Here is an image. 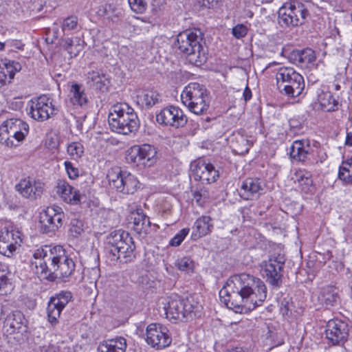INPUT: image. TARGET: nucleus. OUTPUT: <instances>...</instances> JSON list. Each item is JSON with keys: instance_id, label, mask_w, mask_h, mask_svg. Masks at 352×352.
Listing matches in <instances>:
<instances>
[{"instance_id": "nucleus-62", "label": "nucleus", "mask_w": 352, "mask_h": 352, "mask_svg": "<svg viewBox=\"0 0 352 352\" xmlns=\"http://www.w3.org/2000/svg\"><path fill=\"white\" fill-rule=\"evenodd\" d=\"M56 25V27L53 28L52 30L54 32V38H57L58 36V25L57 24H54Z\"/></svg>"}, {"instance_id": "nucleus-19", "label": "nucleus", "mask_w": 352, "mask_h": 352, "mask_svg": "<svg viewBox=\"0 0 352 352\" xmlns=\"http://www.w3.org/2000/svg\"><path fill=\"white\" fill-rule=\"evenodd\" d=\"M45 184L40 180L24 178L16 185V191L24 198L36 199L43 194Z\"/></svg>"}, {"instance_id": "nucleus-60", "label": "nucleus", "mask_w": 352, "mask_h": 352, "mask_svg": "<svg viewBox=\"0 0 352 352\" xmlns=\"http://www.w3.org/2000/svg\"><path fill=\"white\" fill-rule=\"evenodd\" d=\"M99 268L94 267L91 269V273L93 274V279L96 281L97 278L99 277Z\"/></svg>"}, {"instance_id": "nucleus-39", "label": "nucleus", "mask_w": 352, "mask_h": 352, "mask_svg": "<svg viewBox=\"0 0 352 352\" xmlns=\"http://www.w3.org/2000/svg\"><path fill=\"white\" fill-rule=\"evenodd\" d=\"M87 83L97 89H102L107 86L109 83L108 78L106 76L100 73L99 71H91L87 75Z\"/></svg>"}, {"instance_id": "nucleus-18", "label": "nucleus", "mask_w": 352, "mask_h": 352, "mask_svg": "<svg viewBox=\"0 0 352 352\" xmlns=\"http://www.w3.org/2000/svg\"><path fill=\"white\" fill-rule=\"evenodd\" d=\"M349 336L348 324L340 320H331L327 322L326 337L333 344H340L346 341Z\"/></svg>"}, {"instance_id": "nucleus-6", "label": "nucleus", "mask_w": 352, "mask_h": 352, "mask_svg": "<svg viewBox=\"0 0 352 352\" xmlns=\"http://www.w3.org/2000/svg\"><path fill=\"white\" fill-rule=\"evenodd\" d=\"M182 102L194 114L204 115L210 107V97L206 89L197 82L189 83L181 94Z\"/></svg>"}, {"instance_id": "nucleus-5", "label": "nucleus", "mask_w": 352, "mask_h": 352, "mask_svg": "<svg viewBox=\"0 0 352 352\" xmlns=\"http://www.w3.org/2000/svg\"><path fill=\"white\" fill-rule=\"evenodd\" d=\"M158 303L160 307L162 306L169 320H188L196 316L200 308L192 300H182L177 295L162 297Z\"/></svg>"}, {"instance_id": "nucleus-42", "label": "nucleus", "mask_w": 352, "mask_h": 352, "mask_svg": "<svg viewBox=\"0 0 352 352\" xmlns=\"http://www.w3.org/2000/svg\"><path fill=\"white\" fill-rule=\"evenodd\" d=\"M100 11L106 19L114 23H118L122 15L120 10L111 4H105Z\"/></svg>"}, {"instance_id": "nucleus-53", "label": "nucleus", "mask_w": 352, "mask_h": 352, "mask_svg": "<svg viewBox=\"0 0 352 352\" xmlns=\"http://www.w3.org/2000/svg\"><path fill=\"white\" fill-rule=\"evenodd\" d=\"M78 18L75 16H70L65 19L62 24L63 31L72 30L77 28Z\"/></svg>"}, {"instance_id": "nucleus-51", "label": "nucleus", "mask_w": 352, "mask_h": 352, "mask_svg": "<svg viewBox=\"0 0 352 352\" xmlns=\"http://www.w3.org/2000/svg\"><path fill=\"white\" fill-rule=\"evenodd\" d=\"M64 166L67 175L70 179H76L79 177V169L78 167L75 166L73 163L69 161H65Z\"/></svg>"}, {"instance_id": "nucleus-8", "label": "nucleus", "mask_w": 352, "mask_h": 352, "mask_svg": "<svg viewBox=\"0 0 352 352\" xmlns=\"http://www.w3.org/2000/svg\"><path fill=\"white\" fill-rule=\"evenodd\" d=\"M29 125L19 118H10L0 126V143L8 147L17 146L29 133Z\"/></svg>"}, {"instance_id": "nucleus-37", "label": "nucleus", "mask_w": 352, "mask_h": 352, "mask_svg": "<svg viewBox=\"0 0 352 352\" xmlns=\"http://www.w3.org/2000/svg\"><path fill=\"white\" fill-rule=\"evenodd\" d=\"M294 183L298 184L302 190H308L312 185L311 175L309 172L304 169L297 170L292 177Z\"/></svg>"}, {"instance_id": "nucleus-40", "label": "nucleus", "mask_w": 352, "mask_h": 352, "mask_svg": "<svg viewBox=\"0 0 352 352\" xmlns=\"http://www.w3.org/2000/svg\"><path fill=\"white\" fill-rule=\"evenodd\" d=\"M315 52L310 48L305 49L296 54V60L301 67H310L316 60Z\"/></svg>"}, {"instance_id": "nucleus-38", "label": "nucleus", "mask_w": 352, "mask_h": 352, "mask_svg": "<svg viewBox=\"0 0 352 352\" xmlns=\"http://www.w3.org/2000/svg\"><path fill=\"white\" fill-rule=\"evenodd\" d=\"M338 179L345 185L352 184V159L341 163L339 166Z\"/></svg>"}, {"instance_id": "nucleus-64", "label": "nucleus", "mask_w": 352, "mask_h": 352, "mask_svg": "<svg viewBox=\"0 0 352 352\" xmlns=\"http://www.w3.org/2000/svg\"><path fill=\"white\" fill-rule=\"evenodd\" d=\"M5 49V43L0 42V51H3Z\"/></svg>"}, {"instance_id": "nucleus-25", "label": "nucleus", "mask_w": 352, "mask_h": 352, "mask_svg": "<svg viewBox=\"0 0 352 352\" xmlns=\"http://www.w3.org/2000/svg\"><path fill=\"white\" fill-rule=\"evenodd\" d=\"M254 141V137L248 136L244 131H239L233 134L231 142L236 153L244 155L249 151Z\"/></svg>"}, {"instance_id": "nucleus-61", "label": "nucleus", "mask_w": 352, "mask_h": 352, "mask_svg": "<svg viewBox=\"0 0 352 352\" xmlns=\"http://www.w3.org/2000/svg\"><path fill=\"white\" fill-rule=\"evenodd\" d=\"M345 144L348 146H352V133H347Z\"/></svg>"}, {"instance_id": "nucleus-2", "label": "nucleus", "mask_w": 352, "mask_h": 352, "mask_svg": "<svg viewBox=\"0 0 352 352\" xmlns=\"http://www.w3.org/2000/svg\"><path fill=\"white\" fill-rule=\"evenodd\" d=\"M108 121L113 131L123 135L135 133L139 127L136 113L126 103L113 105L109 114Z\"/></svg>"}, {"instance_id": "nucleus-49", "label": "nucleus", "mask_w": 352, "mask_h": 352, "mask_svg": "<svg viewBox=\"0 0 352 352\" xmlns=\"http://www.w3.org/2000/svg\"><path fill=\"white\" fill-rule=\"evenodd\" d=\"M189 228H183L177 232L169 241L170 246L178 247L179 246L186 236L189 234Z\"/></svg>"}, {"instance_id": "nucleus-46", "label": "nucleus", "mask_w": 352, "mask_h": 352, "mask_svg": "<svg viewBox=\"0 0 352 352\" xmlns=\"http://www.w3.org/2000/svg\"><path fill=\"white\" fill-rule=\"evenodd\" d=\"M67 151L72 159L78 160L83 155L84 147L80 142H74L67 146Z\"/></svg>"}, {"instance_id": "nucleus-35", "label": "nucleus", "mask_w": 352, "mask_h": 352, "mask_svg": "<svg viewBox=\"0 0 352 352\" xmlns=\"http://www.w3.org/2000/svg\"><path fill=\"white\" fill-rule=\"evenodd\" d=\"M141 166H151L156 162L157 151L149 144L139 146Z\"/></svg>"}, {"instance_id": "nucleus-7", "label": "nucleus", "mask_w": 352, "mask_h": 352, "mask_svg": "<svg viewBox=\"0 0 352 352\" xmlns=\"http://www.w3.org/2000/svg\"><path fill=\"white\" fill-rule=\"evenodd\" d=\"M305 6L298 1L284 3L278 11V23L283 29L292 30L302 25L308 16Z\"/></svg>"}, {"instance_id": "nucleus-54", "label": "nucleus", "mask_w": 352, "mask_h": 352, "mask_svg": "<svg viewBox=\"0 0 352 352\" xmlns=\"http://www.w3.org/2000/svg\"><path fill=\"white\" fill-rule=\"evenodd\" d=\"M248 29L247 26L243 24H237L233 27L232 30V35L237 39H240L246 36Z\"/></svg>"}, {"instance_id": "nucleus-23", "label": "nucleus", "mask_w": 352, "mask_h": 352, "mask_svg": "<svg viewBox=\"0 0 352 352\" xmlns=\"http://www.w3.org/2000/svg\"><path fill=\"white\" fill-rule=\"evenodd\" d=\"M136 102L142 108L150 109L161 100L160 93L153 89H138L135 91Z\"/></svg>"}, {"instance_id": "nucleus-50", "label": "nucleus", "mask_w": 352, "mask_h": 352, "mask_svg": "<svg viewBox=\"0 0 352 352\" xmlns=\"http://www.w3.org/2000/svg\"><path fill=\"white\" fill-rule=\"evenodd\" d=\"M45 352H70V349L67 347L63 342L49 344L42 347Z\"/></svg>"}, {"instance_id": "nucleus-58", "label": "nucleus", "mask_w": 352, "mask_h": 352, "mask_svg": "<svg viewBox=\"0 0 352 352\" xmlns=\"http://www.w3.org/2000/svg\"><path fill=\"white\" fill-rule=\"evenodd\" d=\"M217 0H204V6L209 8H214L217 5Z\"/></svg>"}, {"instance_id": "nucleus-27", "label": "nucleus", "mask_w": 352, "mask_h": 352, "mask_svg": "<svg viewBox=\"0 0 352 352\" xmlns=\"http://www.w3.org/2000/svg\"><path fill=\"white\" fill-rule=\"evenodd\" d=\"M311 147L308 140H296L290 148V157L296 162H305L311 153Z\"/></svg>"}, {"instance_id": "nucleus-44", "label": "nucleus", "mask_w": 352, "mask_h": 352, "mask_svg": "<svg viewBox=\"0 0 352 352\" xmlns=\"http://www.w3.org/2000/svg\"><path fill=\"white\" fill-rule=\"evenodd\" d=\"M125 159L129 164L137 166H141L139 146L135 145L128 148L126 152Z\"/></svg>"}, {"instance_id": "nucleus-21", "label": "nucleus", "mask_w": 352, "mask_h": 352, "mask_svg": "<svg viewBox=\"0 0 352 352\" xmlns=\"http://www.w3.org/2000/svg\"><path fill=\"white\" fill-rule=\"evenodd\" d=\"M71 298L70 292H61L51 298L47 308V313L48 320L52 324L56 323L61 311L69 302Z\"/></svg>"}, {"instance_id": "nucleus-9", "label": "nucleus", "mask_w": 352, "mask_h": 352, "mask_svg": "<svg viewBox=\"0 0 352 352\" xmlns=\"http://www.w3.org/2000/svg\"><path fill=\"white\" fill-rule=\"evenodd\" d=\"M278 90L289 97H297L304 90L303 77L292 67H280L276 74Z\"/></svg>"}, {"instance_id": "nucleus-13", "label": "nucleus", "mask_w": 352, "mask_h": 352, "mask_svg": "<svg viewBox=\"0 0 352 352\" xmlns=\"http://www.w3.org/2000/svg\"><path fill=\"white\" fill-rule=\"evenodd\" d=\"M65 217L61 208L52 206L47 207L40 214V229L43 233L54 232L63 226Z\"/></svg>"}, {"instance_id": "nucleus-28", "label": "nucleus", "mask_w": 352, "mask_h": 352, "mask_svg": "<svg viewBox=\"0 0 352 352\" xmlns=\"http://www.w3.org/2000/svg\"><path fill=\"white\" fill-rule=\"evenodd\" d=\"M213 224L209 216H201L198 218L192 226L191 239L196 241L212 232Z\"/></svg>"}, {"instance_id": "nucleus-15", "label": "nucleus", "mask_w": 352, "mask_h": 352, "mask_svg": "<svg viewBox=\"0 0 352 352\" xmlns=\"http://www.w3.org/2000/svg\"><path fill=\"white\" fill-rule=\"evenodd\" d=\"M285 257L282 254L272 256L261 264V272L267 281L272 285H278L282 276V270L285 263Z\"/></svg>"}, {"instance_id": "nucleus-12", "label": "nucleus", "mask_w": 352, "mask_h": 352, "mask_svg": "<svg viewBox=\"0 0 352 352\" xmlns=\"http://www.w3.org/2000/svg\"><path fill=\"white\" fill-rule=\"evenodd\" d=\"M28 115L38 122H43L54 114L52 100L46 95L32 98L29 102Z\"/></svg>"}, {"instance_id": "nucleus-11", "label": "nucleus", "mask_w": 352, "mask_h": 352, "mask_svg": "<svg viewBox=\"0 0 352 352\" xmlns=\"http://www.w3.org/2000/svg\"><path fill=\"white\" fill-rule=\"evenodd\" d=\"M146 342L155 349H163L172 342L168 328L159 323H152L146 329Z\"/></svg>"}, {"instance_id": "nucleus-24", "label": "nucleus", "mask_w": 352, "mask_h": 352, "mask_svg": "<svg viewBox=\"0 0 352 352\" xmlns=\"http://www.w3.org/2000/svg\"><path fill=\"white\" fill-rule=\"evenodd\" d=\"M21 69V65L8 59H0V87L10 83L16 72Z\"/></svg>"}, {"instance_id": "nucleus-63", "label": "nucleus", "mask_w": 352, "mask_h": 352, "mask_svg": "<svg viewBox=\"0 0 352 352\" xmlns=\"http://www.w3.org/2000/svg\"><path fill=\"white\" fill-rule=\"evenodd\" d=\"M229 352H243L241 348H235L231 349Z\"/></svg>"}, {"instance_id": "nucleus-43", "label": "nucleus", "mask_w": 352, "mask_h": 352, "mask_svg": "<svg viewBox=\"0 0 352 352\" xmlns=\"http://www.w3.org/2000/svg\"><path fill=\"white\" fill-rule=\"evenodd\" d=\"M8 267L0 263V295L7 294L10 289V285L7 277Z\"/></svg>"}, {"instance_id": "nucleus-30", "label": "nucleus", "mask_w": 352, "mask_h": 352, "mask_svg": "<svg viewBox=\"0 0 352 352\" xmlns=\"http://www.w3.org/2000/svg\"><path fill=\"white\" fill-rule=\"evenodd\" d=\"M131 220L133 224V230L138 234H146L150 229L151 223L142 210H137L131 214Z\"/></svg>"}, {"instance_id": "nucleus-47", "label": "nucleus", "mask_w": 352, "mask_h": 352, "mask_svg": "<svg viewBox=\"0 0 352 352\" xmlns=\"http://www.w3.org/2000/svg\"><path fill=\"white\" fill-rule=\"evenodd\" d=\"M194 262L188 256H184L178 258L175 262L176 267L186 272H190L193 271L194 269Z\"/></svg>"}, {"instance_id": "nucleus-17", "label": "nucleus", "mask_w": 352, "mask_h": 352, "mask_svg": "<svg viewBox=\"0 0 352 352\" xmlns=\"http://www.w3.org/2000/svg\"><path fill=\"white\" fill-rule=\"evenodd\" d=\"M22 234L20 231L14 229L8 230L5 228L0 232V253L10 257L21 246Z\"/></svg>"}, {"instance_id": "nucleus-48", "label": "nucleus", "mask_w": 352, "mask_h": 352, "mask_svg": "<svg viewBox=\"0 0 352 352\" xmlns=\"http://www.w3.org/2000/svg\"><path fill=\"white\" fill-rule=\"evenodd\" d=\"M85 231L84 223L78 219H73L71 223V228L69 232L74 237H78L81 236Z\"/></svg>"}, {"instance_id": "nucleus-26", "label": "nucleus", "mask_w": 352, "mask_h": 352, "mask_svg": "<svg viewBox=\"0 0 352 352\" xmlns=\"http://www.w3.org/2000/svg\"><path fill=\"white\" fill-rule=\"evenodd\" d=\"M132 238L122 230L111 232L107 237V245L111 254L115 256L126 244V239Z\"/></svg>"}, {"instance_id": "nucleus-14", "label": "nucleus", "mask_w": 352, "mask_h": 352, "mask_svg": "<svg viewBox=\"0 0 352 352\" xmlns=\"http://www.w3.org/2000/svg\"><path fill=\"white\" fill-rule=\"evenodd\" d=\"M156 121L162 125L179 128L186 124L187 117L180 108L169 106L157 113Z\"/></svg>"}, {"instance_id": "nucleus-20", "label": "nucleus", "mask_w": 352, "mask_h": 352, "mask_svg": "<svg viewBox=\"0 0 352 352\" xmlns=\"http://www.w3.org/2000/svg\"><path fill=\"white\" fill-rule=\"evenodd\" d=\"M55 195L62 201L72 205L78 204L80 201L81 195L65 179H58L54 188Z\"/></svg>"}, {"instance_id": "nucleus-45", "label": "nucleus", "mask_w": 352, "mask_h": 352, "mask_svg": "<svg viewBox=\"0 0 352 352\" xmlns=\"http://www.w3.org/2000/svg\"><path fill=\"white\" fill-rule=\"evenodd\" d=\"M320 105L327 111L334 110L338 102L333 98L330 92L323 93L319 96Z\"/></svg>"}, {"instance_id": "nucleus-1", "label": "nucleus", "mask_w": 352, "mask_h": 352, "mask_svg": "<svg viewBox=\"0 0 352 352\" xmlns=\"http://www.w3.org/2000/svg\"><path fill=\"white\" fill-rule=\"evenodd\" d=\"M219 297L236 313H246L261 305L267 297V290L261 279L243 273L228 279L219 292Z\"/></svg>"}, {"instance_id": "nucleus-33", "label": "nucleus", "mask_w": 352, "mask_h": 352, "mask_svg": "<svg viewBox=\"0 0 352 352\" xmlns=\"http://www.w3.org/2000/svg\"><path fill=\"white\" fill-rule=\"evenodd\" d=\"M126 342L120 337L101 342L97 349L98 352H125Z\"/></svg>"}, {"instance_id": "nucleus-34", "label": "nucleus", "mask_w": 352, "mask_h": 352, "mask_svg": "<svg viewBox=\"0 0 352 352\" xmlns=\"http://www.w3.org/2000/svg\"><path fill=\"white\" fill-rule=\"evenodd\" d=\"M23 317L20 311H15L8 316L4 324L6 331L10 334L19 332L23 327Z\"/></svg>"}, {"instance_id": "nucleus-29", "label": "nucleus", "mask_w": 352, "mask_h": 352, "mask_svg": "<svg viewBox=\"0 0 352 352\" xmlns=\"http://www.w3.org/2000/svg\"><path fill=\"white\" fill-rule=\"evenodd\" d=\"M58 265L51 264L50 266V270L55 272L54 278L57 277H68L74 271L75 265L72 259L69 258L64 252V258L60 259Z\"/></svg>"}, {"instance_id": "nucleus-52", "label": "nucleus", "mask_w": 352, "mask_h": 352, "mask_svg": "<svg viewBox=\"0 0 352 352\" xmlns=\"http://www.w3.org/2000/svg\"><path fill=\"white\" fill-rule=\"evenodd\" d=\"M131 9L135 13L142 14L146 9V3L143 0H128Z\"/></svg>"}, {"instance_id": "nucleus-59", "label": "nucleus", "mask_w": 352, "mask_h": 352, "mask_svg": "<svg viewBox=\"0 0 352 352\" xmlns=\"http://www.w3.org/2000/svg\"><path fill=\"white\" fill-rule=\"evenodd\" d=\"M193 197L196 200L197 203H198L199 204H201V200L202 195H201V192H199V191L194 192Z\"/></svg>"}, {"instance_id": "nucleus-31", "label": "nucleus", "mask_w": 352, "mask_h": 352, "mask_svg": "<svg viewBox=\"0 0 352 352\" xmlns=\"http://www.w3.org/2000/svg\"><path fill=\"white\" fill-rule=\"evenodd\" d=\"M83 41L78 36L62 38L60 45L67 52L70 58L77 56L83 49Z\"/></svg>"}, {"instance_id": "nucleus-3", "label": "nucleus", "mask_w": 352, "mask_h": 352, "mask_svg": "<svg viewBox=\"0 0 352 352\" xmlns=\"http://www.w3.org/2000/svg\"><path fill=\"white\" fill-rule=\"evenodd\" d=\"M202 34L199 29L186 30L177 36V47L193 65H201L207 57L201 44Z\"/></svg>"}, {"instance_id": "nucleus-56", "label": "nucleus", "mask_w": 352, "mask_h": 352, "mask_svg": "<svg viewBox=\"0 0 352 352\" xmlns=\"http://www.w3.org/2000/svg\"><path fill=\"white\" fill-rule=\"evenodd\" d=\"M9 45L12 47L17 50H23L24 46V45L20 41L17 40L11 41L10 42H9Z\"/></svg>"}, {"instance_id": "nucleus-22", "label": "nucleus", "mask_w": 352, "mask_h": 352, "mask_svg": "<svg viewBox=\"0 0 352 352\" xmlns=\"http://www.w3.org/2000/svg\"><path fill=\"white\" fill-rule=\"evenodd\" d=\"M263 188L261 182L258 179L247 178L241 186L239 195L245 200H253L258 198Z\"/></svg>"}, {"instance_id": "nucleus-16", "label": "nucleus", "mask_w": 352, "mask_h": 352, "mask_svg": "<svg viewBox=\"0 0 352 352\" xmlns=\"http://www.w3.org/2000/svg\"><path fill=\"white\" fill-rule=\"evenodd\" d=\"M190 169L196 180L207 184L215 182L219 177V171L214 165L201 159L192 162Z\"/></svg>"}, {"instance_id": "nucleus-4", "label": "nucleus", "mask_w": 352, "mask_h": 352, "mask_svg": "<svg viewBox=\"0 0 352 352\" xmlns=\"http://www.w3.org/2000/svg\"><path fill=\"white\" fill-rule=\"evenodd\" d=\"M64 258V249L60 245H45L36 250L31 261V266L35 272L45 278H54L55 272L50 270L51 264L58 265Z\"/></svg>"}, {"instance_id": "nucleus-55", "label": "nucleus", "mask_w": 352, "mask_h": 352, "mask_svg": "<svg viewBox=\"0 0 352 352\" xmlns=\"http://www.w3.org/2000/svg\"><path fill=\"white\" fill-rule=\"evenodd\" d=\"M45 145L50 149L56 148L59 145L58 137L56 135L48 137L45 141Z\"/></svg>"}, {"instance_id": "nucleus-57", "label": "nucleus", "mask_w": 352, "mask_h": 352, "mask_svg": "<svg viewBox=\"0 0 352 352\" xmlns=\"http://www.w3.org/2000/svg\"><path fill=\"white\" fill-rule=\"evenodd\" d=\"M243 98L245 101L250 100L252 98V91L248 87H246L243 91Z\"/></svg>"}, {"instance_id": "nucleus-10", "label": "nucleus", "mask_w": 352, "mask_h": 352, "mask_svg": "<svg viewBox=\"0 0 352 352\" xmlns=\"http://www.w3.org/2000/svg\"><path fill=\"white\" fill-rule=\"evenodd\" d=\"M107 177L110 187L123 194H133L139 187V181L135 175L122 172L118 168L109 170Z\"/></svg>"}, {"instance_id": "nucleus-41", "label": "nucleus", "mask_w": 352, "mask_h": 352, "mask_svg": "<svg viewBox=\"0 0 352 352\" xmlns=\"http://www.w3.org/2000/svg\"><path fill=\"white\" fill-rule=\"evenodd\" d=\"M135 245L133 238H127L126 244L114 256H116L118 259L124 260V262L131 261L135 257Z\"/></svg>"}, {"instance_id": "nucleus-32", "label": "nucleus", "mask_w": 352, "mask_h": 352, "mask_svg": "<svg viewBox=\"0 0 352 352\" xmlns=\"http://www.w3.org/2000/svg\"><path fill=\"white\" fill-rule=\"evenodd\" d=\"M69 100L70 102L76 107H82L87 102V96L85 88L82 85L72 83L69 87Z\"/></svg>"}, {"instance_id": "nucleus-36", "label": "nucleus", "mask_w": 352, "mask_h": 352, "mask_svg": "<svg viewBox=\"0 0 352 352\" xmlns=\"http://www.w3.org/2000/svg\"><path fill=\"white\" fill-rule=\"evenodd\" d=\"M338 295L337 289L331 286L322 288L318 296L320 303L327 307L333 306L338 300Z\"/></svg>"}]
</instances>
